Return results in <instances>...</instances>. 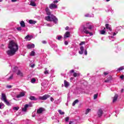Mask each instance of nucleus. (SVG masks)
Masks as SVG:
<instances>
[{"label":"nucleus","instance_id":"f257e3e1","mask_svg":"<svg viewBox=\"0 0 124 124\" xmlns=\"http://www.w3.org/2000/svg\"><path fill=\"white\" fill-rule=\"evenodd\" d=\"M8 48L9 50H8L6 51V53L8 56H14V55L16 54L17 51L19 49L18 44L14 42V41H10L8 46Z\"/></svg>","mask_w":124,"mask_h":124},{"label":"nucleus","instance_id":"f03ea898","mask_svg":"<svg viewBox=\"0 0 124 124\" xmlns=\"http://www.w3.org/2000/svg\"><path fill=\"white\" fill-rule=\"evenodd\" d=\"M46 13L47 15L48 16L45 17L46 21L49 22H53L54 24H57V23H58V18H57V17H56L54 15H51V12L50 11L46 12Z\"/></svg>","mask_w":124,"mask_h":124},{"label":"nucleus","instance_id":"7ed1b4c3","mask_svg":"<svg viewBox=\"0 0 124 124\" xmlns=\"http://www.w3.org/2000/svg\"><path fill=\"white\" fill-rule=\"evenodd\" d=\"M78 32H80L82 34L84 33H86V34H90V35H93V33L90 32L88 30H87V27L85 26L84 25H81L79 29Z\"/></svg>","mask_w":124,"mask_h":124},{"label":"nucleus","instance_id":"20e7f679","mask_svg":"<svg viewBox=\"0 0 124 124\" xmlns=\"http://www.w3.org/2000/svg\"><path fill=\"white\" fill-rule=\"evenodd\" d=\"M1 100H2V101H3L5 103V104H6V105H8V106L10 105V103H9V102H8V101H7L6 95L5 94V93H1Z\"/></svg>","mask_w":124,"mask_h":124},{"label":"nucleus","instance_id":"39448f33","mask_svg":"<svg viewBox=\"0 0 124 124\" xmlns=\"http://www.w3.org/2000/svg\"><path fill=\"white\" fill-rule=\"evenodd\" d=\"M6 80L7 81H11V80L13 79V78L14 77V75L13 74H8L6 76Z\"/></svg>","mask_w":124,"mask_h":124},{"label":"nucleus","instance_id":"423d86ee","mask_svg":"<svg viewBox=\"0 0 124 124\" xmlns=\"http://www.w3.org/2000/svg\"><path fill=\"white\" fill-rule=\"evenodd\" d=\"M48 97H50V95L48 94H45L43 96H39V99H40V100H46V99H47V98H48Z\"/></svg>","mask_w":124,"mask_h":124},{"label":"nucleus","instance_id":"0eeeda50","mask_svg":"<svg viewBox=\"0 0 124 124\" xmlns=\"http://www.w3.org/2000/svg\"><path fill=\"white\" fill-rule=\"evenodd\" d=\"M49 7L50 9H56L58 8V5L56 4L51 3L49 5Z\"/></svg>","mask_w":124,"mask_h":124},{"label":"nucleus","instance_id":"6e6552de","mask_svg":"<svg viewBox=\"0 0 124 124\" xmlns=\"http://www.w3.org/2000/svg\"><path fill=\"white\" fill-rule=\"evenodd\" d=\"M97 115L98 117H99V118L102 116V115H103V110H102V109H99L97 112Z\"/></svg>","mask_w":124,"mask_h":124},{"label":"nucleus","instance_id":"1a4fd4ad","mask_svg":"<svg viewBox=\"0 0 124 124\" xmlns=\"http://www.w3.org/2000/svg\"><path fill=\"white\" fill-rule=\"evenodd\" d=\"M67 37H70V32L69 31H66L65 33L63 39H64V40H65V39H66Z\"/></svg>","mask_w":124,"mask_h":124},{"label":"nucleus","instance_id":"9d476101","mask_svg":"<svg viewBox=\"0 0 124 124\" xmlns=\"http://www.w3.org/2000/svg\"><path fill=\"white\" fill-rule=\"evenodd\" d=\"M43 111H44V108H40L38 109H37V114H42Z\"/></svg>","mask_w":124,"mask_h":124},{"label":"nucleus","instance_id":"9b49d317","mask_svg":"<svg viewBox=\"0 0 124 124\" xmlns=\"http://www.w3.org/2000/svg\"><path fill=\"white\" fill-rule=\"evenodd\" d=\"M36 1V0H31L30 1V5H31V6H36V4L35 3V2Z\"/></svg>","mask_w":124,"mask_h":124},{"label":"nucleus","instance_id":"f8f14e48","mask_svg":"<svg viewBox=\"0 0 124 124\" xmlns=\"http://www.w3.org/2000/svg\"><path fill=\"white\" fill-rule=\"evenodd\" d=\"M16 74L18 76H19L20 77H23L24 76V74L20 70H17L16 72Z\"/></svg>","mask_w":124,"mask_h":124},{"label":"nucleus","instance_id":"ddd939ff","mask_svg":"<svg viewBox=\"0 0 124 124\" xmlns=\"http://www.w3.org/2000/svg\"><path fill=\"white\" fill-rule=\"evenodd\" d=\"M22 96H25V92H21L16 96V97L17 98H20V97H22Z\"/></svg>","mask_w":124,"mask_h":124},{"label":"nucleus","instance_id":"4468645a","mask_svg":"<svg viewBox=\"0 0 124 124\" xmlns=\"http://www.w3.org/2000/svg\"><path fill=\"white\" fill-rule=\"evenodd\" d=\"M80 50V51H78L79 54H80V55H83V54H84V46H81Z\"/></svg>","mask_w":124,"mask_h":124},{"label":"nucleus","instance_id":"2eb2a0df","mask_svg":"<svg viewBox=\"0 0 124 124\" xmlns=\"http://www.w3.org/2000/svg\"><path fill=\"white\" fill-rule=\"evenodd\" d=\"M118 95L117 94H115L114 96L113 97L112 99V102L114 103V102H116L117 101V100L118 99Z\"/></svg>","mask_w":124,"mask_h":124},{"label":"nucleus","instance_id":"dca6fc26","mask_svg":"<svg viewBox=\"0 0 124 124\" xmlns=\"http://www.w3.org/2000/svg\"><path fill=\"white\" fill-rule=\"evenodd\" d=\"M27 47L28 48V49H31L32 48H34V44H28Z\"/></svg>","mask_w":124,"mask_h":124},{"label":"nucleus","instance_id":"f3484780","mask_svg":"<svg viewBox=\"0 0 124 124\" xmlns=\"http://www.w3.org/2000/svg\"><path fill=\"white\" fill-rule=\"evenodd\" d=\"M31 38H32V36L29 35H27L25 37V39H26V40H28V41L31 40Z\"/></svg>","mask_w":124,"mask_h":124},{"label":"nucleus","instance_id":"a211bd4d","mask_svg":"<svg viewBox=\"0 0 124 124\" xmlns=\"http://www.w3.org/2000/svg\"><path fill=\"white\" fill-rule=\"evenodd\" d=\"M30 106L28 104H26L23 108H22V111L23 112H26L27 111V109H28V107H29Z\"/></svg>","mask_w":124,"mask_h":124},{"label":"nucleus","instance_id":"6ab92c4d","mask_svg":"<svg viewBox=\"0 0 124 124\" xmlns=\"http://www.w3.org/2000/svg\"><path fill=\"white\" fill-rule=\"evenodd\" d=\"M64 85L65 88H68V87H69V82H67L66 80H64Z\"/></svg>","mask_w":124,"mask_h":124},{"label":"nucleus","instance_id":"aec40b11","mask_svg":"<svg viewBox=\"0 0 124 124\" xmlns=\"http://www.w3.org/2000/svg\"><path fill=\"white\" fill-rule=\"evenodd\" d=\"M106 28L107 29V30H108V31H112V29H111V27L108 24H106Z\"/></svg>","mask_w":124,"mask_h":124},{"label":"nucleus","instance_id":"412c9836","mask_svg":"<svg viewBox=\"0 0 124 124\" xmlns=\"http://www.w3.org/2000/svg\"><path fill=\"white\" fill-rule=\"evenodd\" d=\"M20 25L22 28H25L26 27V24H25V22H24V21H20Z\"/></svg>","mask_w":124,"mask_h":124},{"label":"nucleus","instance_id":"4be33fe9","mask_svg":"<svg viewBox=\"0 0 124 124\" xmlns=\"http://www.w3.org/2000/svg\"><path fill=\"white\" fill-rule=\"evenodd\" d=\"M62 102V98L60 97L59 99H58L57 100L55 101V103L56 104H60Z\"/></svg>","mask_w":124,"mask_h":124},{"label":"nucleus","instance_id":"5701e85b","mask_svg":"<svg viewBox=\"0 0 124 124\" xmlns=\"http://www.w3.org/2000/svg\"><path fill=\"white\" fill-rule=\"evenodd\" d=\"M105 30H106V28H104L103 30L100 31V34H105V33H106V31H105Z\"/></svg>","mask_w":124,"mask_h":124},{"label":"nucleus","instance_id":"b1692460","mask_svg":"<svg viewBox=\"0 0 124 124\" xmlns=\"http://www.w3.org/2000/svg\"><path fill=\"white\" fill-rule=\"evenodd\" d=\"M86 26L87 27H86L87 29H88L89 30H92V29L93 28V27H92V25H90V23H87Z\"/></svg>","mask_w":124,"mask_h":124},{"label":"nucleus","instance_id":"393cba45","mask_svg":"<svg viewBox=\"0 0 124 124\" xmlns=\"http://www.w3.org/2000/svg\"><path fill=\"white\" fill-rule=\"evenodd\" d=\"M30 99H31V100H37V98H35V97L33 96H31L30 97Z\"/></svg>","mask_w":124,"mask_h":124},{"label":"nucleus","instance_id":"a878e982","mask_svg":"<svg viewBox=\"0 0 124 124\" xmlns=\"http://www.w3.org/2000/svg\"><path fill=\"white\" fill-rule=\"evenodd\" d=\"M29 24H34L36 23V21H33L32 20H30L29 21Z\"/></svg>","mask_w":124,"mask_h":124},{"label":"nucleus","instance_id":"bb28decb","mask_svg":"<svg viewBox=\"0 0 124 124\" xmlns=\"http://www.w3.org/2000/svg\"><path fill=\"white\" fill-rule=\"evenodd\" d=\"M4 104L2 102L0 103V109H3V108H4Z\"/></svg>","mask_w":124,"mask_h":124},{"label":"nucleus","instance_id":"cd10ccee","mask_svg":"<svg viewBox=\"0 0 124 124\" xmlns=\"http://www.w3.org/2000/svg\"><path fill=\"white\" fill-rule=\"evenodd\" d=\"M80 74L77 73H74L73 76L74 77H77L78 76H79Z\"/></svg>","mask_w":124,"mask_h":124},{"label":"nucleus","instance_id":"c85d7f7f","mask_svg":"<svg viewBox=\"0 0 124 124\" xmlns=\"http://www.w3.org/2000/svg\"><path fill=\"white\" fill-rule=\"evenodd\" d=\"M85 17H93V15H91L89 14H87L85 15Z\"/></svg>","mask_w":124,"mask_h":124},{"label":"nucleus","instance_id":"c756f323","mask_svg":"<svg viewBox=\"0 0 124 124\" xmlns=\"http://www.w3.org/2000/svg\"><path fill=\"white\" fill-rule=\"evenodd\" d=\"M36 81V79H35V78H33L31 79V83H32V84H34Z\"/></svg>","mask_w":124,"mask_h":124},{"label":"nucleus","instance_id":"7c9ffc66","mask_svg":"<svg viewBox=\"0 0 124 124\" xmlns=\"http://www.w3.org/2000/svg\"><path fill=\"white\" fill-rule=\"evenodd\" d=\"M59 113L60 115H64V112L62 111V110L60 109L58 110Z\"/></svg>","mask_w":124,"mask_h":124},{"label":"nucleus","instance_id":"2f4dec72","mask_svg":"<svg viewBox=\"0 0 124 124\" xmlns=\"http://www.w3.org/2000/svg\"><path fill=\"white\" fill-rule=\"evenodd\" d=\"M57 39L58 40H61L62 39V36L60 35V36H57L56 37Z\"/></svg>","mask_w":124,"mask_h":124},{"label":"nucleus","instance_id":"473e14b6","mask_svg":"<svg viewBox=\"0 0 124 124\" xmlns=\"http://www.w3.org/2000/svg\"><path fill=\"white\" fill-rule=\"evenodd\" d=\"M124 69V67L122 66V67H120V68H119L116 71H121V70H123Z\"/></svg>","mask_w":124,"mask_h":124},{"label":"nucleus","instance_id":"72a5a7b5","mask_svg":"<svg viewBox=\"0 0 124 124\" xmlns=\"http://www.w3.org/2000/svg\"><path fill=\"white\" fill-rule=\"evenodd\" d=\"M44 74H49V71L47 70V68H45V71L44 72Z\"/></svg>","mask_w":124,"mask_h":124},{"label":"nucleus","instance_id":"f704fd0d","mask_svg":"<svg viewBox=\"0 0 124 124\" xmlns=\"http://www.w3.org/2000/svg\"><path fill=\"white\" fill-rule=\"evenodd\" d=\"M90 112H91V109L88 108L87 109H86L85 111L86 115H87L88 113H90Z\"/></svg>","mask_w":124,"mask_h":124},{"label":"nucleus","instance_id":"c9c22d12","mask_svg":"<svg viewBox=\"0 0 124 124\" xmlns=\"http://www.w3.org/2000/svg\"><path fill=\"white\" fill-rule=\"evenodd\" d=\"M97 96H98V94H95L93 96V99H96L97 98Z\"/></svg>","mask_w":124,"mask_h":124},{"label":"nucleus","instance_id":"e433bc0d","mask_svg":"<svg viewBox=\"0 0 124 124\" xmlns=\"http://www.w3.org/2000/svg\"><path fill=\"white\" fill-rule=\"evenodd\" d=\"M35 52L34 51H31L30 53V56H34Z\"/></svg>","mask_w":124,"mask_h":124},{"label":"nucleus","instance_id":"4c0bfd02","mask_svg":"<svg viewBox=\"0 0 124 124\" xmlns=\"http://www.w3.org/2000/svg\"><path fill=\"white\" fill-rule=\"evenodd\" d=\"M47 27H53L54 26V24H46Z\"/></svg>","mask_w":124,"mask_h":124},{"label":"nucleus","instance_id":"58836bf2","mask_svg":"<svg viewBox=\"0 0 124 124\" xmlns=\"http://www.w3.org/2000/svg\"><path fill=\"white\" fill-rule=\"evenodd\" d=\"M65 122H68L69 121V117H67L66 118H65Z\"/></svg>","mask_w":124,"mask_h":124},{"label":"nucleus","instance_id":"ea45409f","mask_svg":"<svg viewBox=\"0 0 124 124\" xmlns=\"http://www.w3.org/2000/svg\"><path fill=\"white\" fill-rule=\"evenodd\" d=\"M17 31H22V28L21 27H17Z\"/></svg>","mask_w":124,"mask_h":124},{"label":"nucleus","instance_id":"a19ab883","mask_svg":"<svg viewBox=\"0 0 124 124\" xmlns=\"http://www.w3.org/2000/svg\"><path fill=\"white\" fill-rule=\"evenodd\" d=\"M17 69H18L17 67H15L14 68V72H16V70H17Z\"/></svg>","mask_w":124,"mask_h":124},{"label":"nucleus","instance_id":"79ce46f5","mask_svg":"<svg viewBox=\"0 0 124 124\" xmlns=\"http://www.w3.org/2000/svg\"><path fill=\"white\" fill-rule=\"evenodd\" d=\"M14 110H15L16 111H17V110H19V108L18 107H14Z\"/></svg>","mask_w":124,"mask_h":124},{"label":"nucleus","instance_id":"37998d69","mask_svg":"<svg viewBox=\"0 0 124 124\" xmlns=\"http://www.w3.org/2000/svg\"><path fill=\"white\" fill-rule=\"evenodd\" d=\"M6 88H7L8 89H11V88H12V86H11V85H7Z\"/></svg>","mask_w":124,"mask_h":124},{"label":"nucleus","instance_id":"c03bdc74","mask_svg":"<svg viewBox=\"0 0 124 124\" xmlns=\"http://www.w3.org/2000/svg\"><path fill=\"white\" fill-rule=\"evenodd\" d=\"M84 55H88V51H87V49H85L84 50Z\"/></svg>","mask_w":124,"mask_h":124},{"label":"nucleus","instance_id":"a18cd8bd","mask_svg":"<svg viewBox=\"0 0 124 124\" xmlns=\"http://www.w3.org/2000/svg\"><path fill=\"white\" fill-rule=\"evenodd\" d=\"M108 74H109V72H105L104 73V75L105 76L108 75Z\"/></svg>","mask_w":124,"mask_h":124},{"label":"nucleus","instance_id":"49530a36","mask_svg":"<svg viewBox=\"0 0 124 124\" xmlns=\"http://www.w3.org/2000/svg\"><path fill=\"white\" fill-rule=\"evenodd\" d=\"M85 44V42H81L80 44L79 45L81 46V45H84Z\"/></svg>","mask_w":124,"mask_h":124},{"label":"nucleus","instance_id":"de8ad7c7","mask_svg":"<svg viewBox=\"0 0 124 124\" xmlns=\"http://www.w3.org/2000/svg\"><path fill=\"white\" fill-rule=\"evenodd\" d=\"M58 2H59V1L56 0H54V1H53V3H54L53 4H55V3H58Z\"/></svg>","mask_w":124,"mask_h":124},{"label":"nucleus","instance_id":"09e8293b","mask_svg":"<svg viewBox=\"0 0 124 124\" xmlns=\"http://www.w3.org/2000/svg\"><path fill=\"white\" fill-rule=\"evenodd\" d=\"M105 82L106 83H109V82H110V80H109V79H107V80H105Z\"/></svg>","mask_w":124,"mask_h":124},{"label":"nucleus","instance_id":"8fccbe9b","mask_svg":"<svg viewBox=\"0 0 124 124\" xmlns=\"http://www.w3.org/2000/svg\"><path fill=\"white\" fill-rule=\"evenodd\" d=\"M74 102H75V103H76V104L78 103V102H79V100L77 99Z\"/></svg>","mask_w":124,"mask_h":124},{"label":"nucleus","instance_id":"3c124183","mask_svg":"<svg viewBox=\"0 0 124 124\" xmlns=\"http://www.w3.org/2000/svg\"><path fill=\"white\" fill-rule=\"evenodd\" d=\"M42 43H43V44H46V43H47L46 41H42Z\"/></svg>","mask_w":124,"mask_h":124},{"label":"nucleus","instance_id":"603ef678","mask_svg":"<svg viewBox=\"0 0 124 124\" xmlns=\"http://www.w3.org/2000/svg\"><path fill=\"white\" fill-rule=\"evenodd\" d=\"M48 11H50V10H49V8H46V12H47Z\"/></svg>","mask_w":124,"mask_h":124},{"label":"nucleus","instance_id":"864d4df0","mask_svg":"<svg viewBox=\"0 0 124 124\" xmlns=\"http://www.w3.org/2000/svg\"><path fill=\"white\" fill-rule=\"evenodd\" d=\"M64 44H65V45H68V42L65 41L64 42Z\"/></svg>","mask_w":124,"mask_h":124},{"label":"nucleus","instance_id":"5fc2aeb1","mask_svg":"<svg viewBox=\"0 0 124 124\" xmlns=\"http://www.w3.org/2000/svg\"><path fill=\"white\" fill-rule=\"evenodd\" d=\"M50 100H51L52 102L54 101V98L51 97H50Z\"/></svg>","mask_w":124,"mask_h":124},{"label":"nucleus","instance_id":"6e6d98bb","mask_svg":"<svg viewBox=\"0 0 124 124\" xmlns=\"http://www.w3.org/2000/svg\"><path fill=\"white\" fill-rule=\"evenodd\" d=\"M120 78L122 79V80H123L124 79V76H121Z\"/></svg>","mask_w":124,"mask_h":124},{"label":"nucleus","instance_id":"4d7b16f0","mask_svg":"<svg viewBox=\"0 0 124 124\" xmlns=\"http://www.w3.org/2000/svg\"><path fill=\"white\" fill-rule=\"evenodd\" d=\"M34 66H35L34 64H33L31 65V67L33 68V67H34Z\"/></svg>","mask_w":124,"mask_h":124},{"label":"nucleus","instance_id":"13d9d810","mask_svg":"<svg viewBox=\"0 0 124 124\" xmlns=\"http://www.w3.org/2000/svg\"><path fill=\"white\" fill-rule=\"evenodd\" d=\"M70 73H73V72H74V70H72L70 71Z\"/></svg>","mask_w":124,"mask_h":124},{"label":"nucleus","instance_id":"bf43d9fd","mask_svg":"<svg viewBox=\"0 0 124 124\" xmlns=\"http://www.w3.org/2000/svg\"><path fill=\"white\" fill-rule=\"evenodd\" d=\"M75 104H76V103H75V102H74L73 103V106H75Z\"/></svg>","mask_w":124,"mask_h":124},{"label":"nucleus","instance_id":"052dcab7","mask_svg":"<svg viewBox=\"0 0 124 124\" xmlns=\"http://www.w3.org/2000/svg\"><path fill=\"white\" fill-rule=\"evenodd\" d=\"M68 29H69V27H66L65 28L66 31H67V30H68Z\"/></svg>","mask_w":124,"mask_h":124},{"label":"nucleus","instance_id":"680f3d73","mask_svg":"<svg viewBox=\"0 0 124 124\" xmlns=\"http://www.w3.org/2000/svg\"><path fill=\"white\" fill-rule=\"evenodd\" d=\"M117 33L116 32H114L113 34V36H114V35H116Z\"/></svg>","mask_w":124,"mask_h":124},{"label":"nucleus","instance_id":"e2e57ef3","mask_svg":"<svg viewBox=\"0 0 124 124\" xmlns=\"http://www.w3.org/2000/svg\"><path fill=\"white\" fill-rule=\"evenodd\" d=\"M3 115H4V116H5V115H6V112H3Z\"/></svg>","mask_w":124,"mask_h":124},{"label":"nucleus","instance_id":"0e129e2a","mask_svg":"<svg viewBox=\"0 0 124 124\" xmlns=\"http://www.w3.org/2000/svg\"><path fill=\"white\" fill-rule=\"evenodd\" d=\"M73 122H72V121H70L69 123V124H72Z\"/></svg>","mask_w":124,"mask_h":124},{"label":"nucleus","instance_id":"69168bd1","mask_svg":"<svg viewBox=\"0 0 124 124\" xmlns=\"http://www.w3.org/2000/svg\"><path fill=\"white\" fill-rule=\"evenodd\" d=\"M106 0V1H107V2H108V1H110V0Z\"/></svg>","mask_w":124,"mask_h":124},{"label":"nucleus","instance_id":"338daca9","mask_svg":"<svg viewBox=\"0 0 124 124\" xmlns=\"http://www.w3.org/2000/svg\"><path fill=\"white\" fill-rule=\"evenodd\" d=\"M113 36L109 37V39H111V38H112Z\"/></svg>","mask_w":124,"mask_h":124},{"label":"nucleus","instance_id":"774afa93","mask_svg":"<svg viewBox=\"0 0 124 124\" xmlns=\"http://www.w3.org/2000/svg\"><path fill=\"white\" fill-rule=\"evenodd\" d=\"M122 93H124V89H122Z\"/></svg>","mask_w":124,"mask_h":124}]
</instances>
